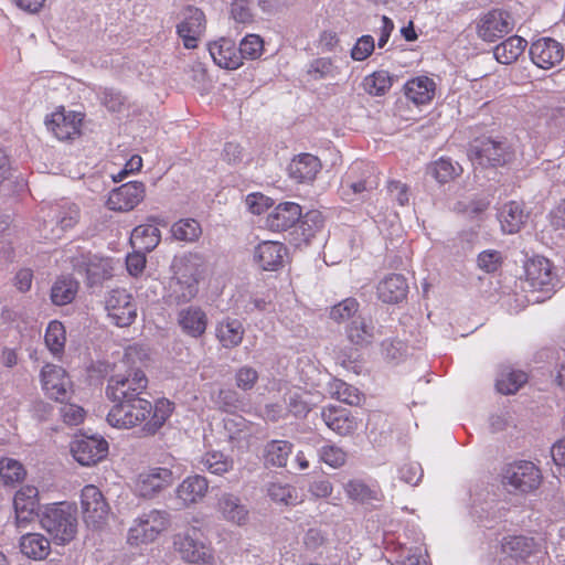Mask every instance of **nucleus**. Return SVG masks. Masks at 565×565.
Here are the masks:
<instances>
[{"label": "nucleus", "mask_w": 565, "mask_h": 565, "mask_svg": "<svg viewBox=\"0 0 565 565\" xmlns=\"http://www.w3.org/2000/svg\"><path fill=\"white\" fill-rule=\"evenodd\" d=\"M525 278L530 286L536 290L550 291L554 288L555 276L552 265L545 257H533L524 265Z\"/></svg>", "instance_id": "nucleus-18"}, {"label": "nucleus", "mask_w": 565, "mask_h": 565, "mask_svg": "<svg viewBox=\"0 0 565 565\" xmlns=\"http://www.w3.org/2000/svg\"><path fill=\"white\" fill-rule=\"evenodd\" d=\"M200 469L222 476L233 469V459L220 451H209L200 459Z\"/></svg>", "instance_id": "nucleus-42"}, {"label": "nucleus", "mask_w": 565, "mask_h": 565, "mask_svg": "<svg viewBox=\"0 0 565 565\" xmlns=\"http://www.w3.org/2000/svg\"><path fill=\"white\" fill-rule=\"evenodd\" d=\"M503 551L512 558H520L522 562L518 565H532L539 563L541 554L540 546L534 539L526 536H511L505 539Z\"/></svg>", "instance_id": "nucleus-20"}, {"label": "nucleus", "mask_w": 565, "mask_h": 565, "mask_svg": "<svg viewBox=\"0 0 565 565\" xmlns=\"http://www.w3.org/2000/svg\"><path fill=\"white\" fill-rule=\"evenodd\" d=\"M258 381V372L252 366H242L235 373L236 386L242 391H250Z\"/></svg>", "instance_id": "nucleus-60"}, {"label": "nucleus", "mask_w": 565, "mask_h": 565, "mask_svg": "<svg viewBox=\"0 0 565 565\" xmlns=\"http://www.w3.org/2000/svg\"><path fill=\"white\" fill-rule=\"evenodd\" d=\"M435 94V83L427 76H418L405 84V95L416 105L429 103Z\"/></svg>", "instance_id": "nucleus-32"}, {"label": "nucleus", "mask_w": 565, "mask_h": 565, "mask_svg": "<svg viewBox=\"0 0 565 565\" xmlns=\"http://www.w3.org/2000/svg\"><path fill=\"white\" fill-rule=\"evenodd\" d=\"M359 303L353 298H348L340 303L332 307L330 318L337 322H342L348 319H353L358 311Z\"/></svg>", "instance_id": "nucleus-59"}, {"label": "nucleus", "mask_w": 565, "mask_h": 565, "mask_svg": "<svg viewBox=\"0 0 565 565\" xmlns=\"http://www.w3.org/2000/svg\"><path fill=\"white\" fill-rule=\"evenodd\" d=\"M461 173V166L458 162H454L450 158L441 157L427 166V174L440 184L454 180Z\"/></svg>", "instance_id": "nucleus-36"}, {"label": "nucleus", "mask_w": 565, "mask_h": 565, "mask_svg": "<svg viewBox=\"0 0 565 565\" xmlns=\"http://www.w3.org/2000/svg\"><path fill=\"white\" fill-rule=\"evenodd\" d=\"M224 430L231 440H244L250 436V427L248 422L239 416L232 414L224 418Z\"/></svg>", "instance_id": "nucleus-49"}, {"label": "nucleus", "mask_w": 565, "mask_h": 565, "mask_svg": "<svg viewBox=\"0 0 565 565\" xmlns=\"http://www.w3.org/2000/svg\"><path fill=\"white\" fill-rule=\"evenodd\" d=\"M541 482V470L531 461L522 460L510 463L503 471V483L522 493L536 490Z\"/></svg>", "instance_id": "nucleus-8"}, {"label": "nucleus", "mask_w": 565, "mask_h": 565, "mask_svg": "<svg viewBox=\"0 0 565 565\" xmlns=\"http://www.w3.org/2000/svg\"><path fill=\"white\" fill-rule=\"evenodd\" d=\"M81 504L84 521L88 526L98 529L105 523L109 505L97 487L88 484L83 488Z\"/></svg>", "instance_id": "nucleus-10"}, {"label": "nucleus", "mask_w": 565, "mask_h": 565, "mask_svg": "<svg viewBox=\"0 0 565 565\" xmlns=\"http://www.w3.org/2000/svg\"><path fill=\"white\" fill-rule=\"evenodd\" d=\"M172 411L173 404L166 398L158 399L154 405L145 397L126 399L114 404L107 422L113 427L125 429L142 425L143 435L151 436L163 426Z\"/></svg>", "instance_id": "nucleus-1"}, {"label": "nucleus", "mask_w": 565, "mask_h": 565, "mask_svg": "<svg viewBox=\"0 0 565 565\" xmlns=\"http://www.w3.org/2000/svg\"><path fill=\"white\" fill-rule=\"evenodd\" d=\"M169 526V514L166 511L150 510L140 514L129 527L127 542L131 546L153 542Z\"/></svg>", "instance_id": "nucleus-5"}, {"label": "nucleus", "mask_w": 565, "mask_h": 565, "mask_svg": "<svg viewBox=\"0 0 565 565\" xmlns=\"http://www.w3.org/2000/svg\"><path fill=\"white\" fill-rule=\"evenodd\" d=\"M39 505V491L33 486L22 487L13 498V507H20L24 511L36 510Z\"/></svg>", "instance_id": "nucleus-57"}, {"label": "nucleus", "mask_w": 565, "mask_h": 565, "mask_svg": "<svg viewBox=\"0 0 565 565\" xmlns=\"http://www.w3.org/2000/svg\"><path fill=\"white\" fill-rule=\"evenodd\" d=\"M245 204L250 213L260 215L273 205V200L263 193L254 192L246 196Z\"/></svg>", "instance_id": "nucleus-61"}, {"label": "nucleus", "mask_w": 565, "mask_h": 565, "mask_svg": "<svg viewBox=\"0 0 565 565\" xmlns=\"http://www.w3.org/2000/svg\"><path fill=\"white\" fill-rule=\"evenodd\" d=\"M74 267L79 271H86L88 278L93 282L103 281L110 278L113 275L111 260L108 258H102L97 263L89 262L88 264L84 265H74Z\"/></svg>", "instance_id": "nucleus-47"}, {"label": "nucleus", "mask_w": 565, "mask_h": 565, "mask_svg": "<svg viewBox=\"0 0 565 565\" xmlns=\"http://www.w3.org/2000/svg\"><path fill=\"white\" fill-rule=\"evenodd\" d=\"M205 30L206 18L201 9L188 6L181 11L180 21L177 24V34L182 40L185 49L193 50L198 47Z\"/></svg>", "instance_id": "nucleus-9"}, {"label": "nucleus", "mask_w": 565, "mask_h": 565, "mask_svg": "<svg viewBox=\"0 0 565 565\" xmlns=\"http://www.w3.org/2000/svg\"><path fill=\"white\" fill-rule=\"evenodd\" d=\"M526 44V41L521 36H510L494 47V57L501 64H511L523 53Z\"/></svg>", "instance_id": "nucleus-37"}, {"label": "nucleus", "mask_w": 565, "mask_h": 565, "mask_svg": "<svg viewBox=\"0 0 565 565\" xmlns=\"http://www.w3.org/2000/svg\"><path fill=\"white\" fill-rule=\"evenodd\" d=\"M340 73V67L330 57L316 58L308 66V74L313 79L335 78Z\"/></svg>", "instance_id": "nucleus-50"}, {"label": "nucleus", "mask_w": 565, "mask_h": 565, "mask_svg": "<svg viewBox=\"0 0 565 565\" xmlns=\"http://www.w3.org/2000/svg\"><path fill=\"white\" fill-rule=\"evenodd\" d=\"M71 452L79 465L93 466L107 456L108 444L99 437H82L72 443Z\"/></svg>", "instance_id": "nucleus-15"}, {"label": "nucleus", "mask_w": 565, "mask_h": 565, "mask_svg": "<svg viewBox=\"0 0 565 565\" xmlns=\"http://www.w3.org/2000/svg\"><path fill=\"white\" fill-rule=\"evenodd\" d=\"M502 260V256L497 249H484L478 256V265L488 273L497 270Z\"/></svg>", "instance_id": "nucleus-64"}, {"label": "nucleus", "mask_w": 565, "mask_h": 565, "mask_svg": "<svg viewBox=\"0 0 565 565\" xmlns=\"http://www.w3.org/2000/svg\"><path fill=\"white\" fill-rule=\"evenodd\" d=\"M281 249H256L254 260L263 270H277L284 264Z\"/></svg>", "instance_id": "nucleus-53"}, {"label": "nucleus", "mask_w": 565, "mask_h": 565, "mask_svg": "<svg viewBox=\"0 0 565 565\" xmlns=\"http://www.w3.org/2000/svg\"><path fill=\"white\" fill-rule=\"evenodd\" d=\"M527 382V375L523 371L504 367L497 379V388L502 394H514Z\"/></svg>", "instance_id": "nucleus-40"}, {"label": "nucleus", "mask_w": 565, "mask_h": 565, "mask_svg": "<svg viewBox=\"0 0 565 565\" xmlns=\"http://www.w3.org/2000/svg\"><path fill=\"white\" fill-rule=\"evenodd\" d=\"M78 291V282L71 276L58 277L51 287L50 298L55 306L71 303Z\"/></svg>", "instance_id": "nucleus-35"}, {"label": "nucleus", "mask_w": 565, "mask_h": 565, "mask_svg": "<svg viewBox=\"0 0 565 565\" xmlns=\"http://www.w3.org/2000/svg\"><path fill=\"white\" fill-rule=\"evenodd\" d=\"M42 387L50 398L65 403L72 395V382L65 370L54 364H46L41 371Z\"/></svg>", "instance_id": "nucleus-12"}, {"label": "nucleus", "mask_w": 565, "mask_h": 565, "mask_svg": "<svg viewBox=\"0 0 565 565\" xmlns=\"http://www.w3.org/2000/svg\"><path fill=\"white\" fill-rule=\"evenodd\" d=\"M255 1L256 0H231L230 14L232 19L242 24H248L255 18Z\"/></svg>", "instance_id": "nucleus-51"}, {"label": "nucleus", "mask_w": 565, "mask_h": 565, "mask_svg": "<svg viewBox=\"0 0 565 565\" xmlns=\"http://www.w3.org/2000/svg\"><path fill=\"white\" fill-rule=\"evenodd\" d=\"M498 218L504 233L514 234L525 224L527 213L522 203L510 201L500 209Z\"/></svg>", "instance_id": "nucleus-30"}, {"label": "nucleus", "mask_w": 565, "mask_h": 565, "mask_svg": "<svg viewBox=\"0 0 565 565\" xmlns=\"http://www.w3.org/2000/svg\"><path fill=\"white\" fill-rule=\"evenodd\" d=\"M330 392L332 396L349 405H356L360 403L358 388L341 380H334L330 384Z\"/></svg>", "instance_id": "nucleus-54"}, {"label": "nucleus", "mask_w": 565, "mask_h": 565, "mask_svg": "<svg viewBox=\"0 0 565 565\" xmlns=\"http://www.w3.org/2000/svg\"><path fill=\"white\" fill-rule=\"evenodd\" d=\"M321 416L326 425L340 436H348L358 428L355 417L345 408L329 407Z\"/></svg>", "instance_id": "nucleus-29"}, {"label": "nucleus", "mask_w": 565, "mask_h": 565, "mask_svg": "<svg viewBox=\"0 0 565 565\" xmlns=\"http://www.w3.org/2000/svg\"><path fill=\"white\" fill-rule=\"evenodd\" d=\"M244 335V328L236 319H225L216 327V337L224 348L237 347Z\"/></svg>", "instance_id": "nucleus-38"}, {"label": "nucleus", "mask_w": 565, "mask_h": 565, "mask_svg": "<svg viewBox=\"0 0 565 565\" xmlns=\"http://www.w3.org/2000/svg\"><path fill=\"white\" fill-rule=\"evenodd\" d=\"M321 168L320 160L310 153H301L289 163V177L299 183L311 182Z\"/></svg>", "instance_id": "nucleus-27"}, {"label": "nucleus", "mask_w": 565, "mask_h": 565, "mask_svg": "<svg viewBox=\"0 0 565 565\" xmlns=\"http://www.w3.org/2000/svg\"><path fill=\"white\" fill-rule=\"evenodd\" d=\"M291 451V443L287 440H271L265 447V461L275 467H285Z\"/></svg>", "instance_id": "nucleus-43"}, {"label": "nucleus", "mask_w": 565, "mask_h": 565, "mask_svg": "<svg viewBox=\"0 0 565 565\" xmlns=\"http://www.w3.org/2000/svg\"><path fill=\"white\" fill-rule=\"evenodd\" d=\"M393 78L387 71H376L363 79L364 90L372 96H383L392 87Z\"/></svg>", "instance_id": "nucleus-44"}, {"label": "nucleus", "mask_w": 565, "mask_h": 565, "mask_svg": "<svg viewBox=\"0 0 565 565\" xmlns=\"http://www.w3.org/2000/svg\"><path fill=\"white\" fill-rule=\"evenodd\" d=\"M209 481L205 477L194 475L185 478L177 489V497L183 505L189 507L200 502L207 493Z\"/></svg>", "instance_id": "nucleus-28"}, {"label": "nucleus", "mask_w": 565, "mask_h": 565, "mask_svg": "<svg viewBox=\"0 0 565 565\" xmlns=\"http://www.w3.org/2000/svg\"><path fill=\"white\" fill-rule=\"evenodd\" d=\"M81 122L82 118L79 114L73 111L65 113L64 109L53 113L45 120L47 129L52 131L58 140H67L77 135L79 132Z\"/></svg>", "instance_id": "nucleus-21"}, {"label": "nucleus", "mask_w": 565, "mask_h": 565, "mask_svg": "<svg viewBox=\"0 0 565 565\" xmlns=\"http://www.w3.org/2000/svg\"><path fill=\"white\" fill-rule=\"evenodd\" d=\"M215 406L224 412L242 411L246 406L245 399L232 388H221L212 396Z\"/></svg>", "instance_id": "nucleus-45"}, {"label": "nucleus", "mask_w": 565, "mask_h": 565, "mask_svg": "<svg viewBox=\"0 0 565 565\" xmlns=\"http://www.w3.org/2000/svg\"><path fill=\"white\" fill-rule=\"evenodd\" d=\"M374 39L371 35H362L351 50V57L354 61L366 60L374 51Z\"/></svg>", "instance_id": "nucleus-62"}, {"label": "nucleus", "mask_w": 565, "mask_h": 565, "mask_svg": "<svg viewBox=\"0 0 565 565\" xmlns=\"http://www.w3.org/2000/svg\"><path fill=\"white\" fill-rule=\"evenodd\" d=\"M129 241L132 247H158L161 233L153 224H141L132 230Z\"/></svg>", "instance_id": "nucleus-41"}, {"label": "nucleus", "mask_w": 565, "mask_h": 565, "mask_svg": "<svg viewBox=\"0 0 565 565\" xmlns=\"http://www.w3.org/2000/svg\"><path fill=\"white\" fill-rule=\"evenodd\" d=\"M469 158L473 164L480 167H498L510 162L513 152L504 141L483 138L470 146Z\"/></svg>", "instance_id": "nucleus-6"}, {"label": "nucleus", "mask_w": 565, "mask_h": 565, "mask_svg": "<svg viewBox=\"0 0 565 565\" xmlns=\"http://www.w3.org/2000/svg\"><path fill=\"white\" fill-rule=\"evenodd\" d=\"M302 217V209L295 202L279 203L266 218V226L270 231L281 232L291 228Z\"/></svg>", "instance_id": "nucleus-19"}, {"label": "nucleus", "mask_w": 565, "mask_h": 565, "mask_svg": "<svg viewBox=\"0 0 565 565\" xmlns=\"http://www.w3.org/2000/svg\"><path fill=\"white\" fill-rule=\"evenodd\" d=\"M25 470L15 459L2 458L0 460V478L4 484L10 486L23 480Z\"/></svg>", "instance_id": "nucleus-52"}, {"label": "nucleus", "mask_w": 565, "mask_h": 565, "mask_svg": "<svg viewBox=\"0 0 565 565\" xmlns=\"http://www.w3.org/2000/svg\"><path fill=\"white\" fill-rule=\"evenodd\" d=\"M199 292V278L196 273H183L172 277L166 292V302L169 306H180L190 302Z\"/></svg>", "instance_id": "nucleus-13"}, {"label": "nucleus", "mask_w": 565, "mask_h": 565, "mask_svg": "<svg viewBox=\"0 0 565 565\" xmlns=\"http://www.w3.org/2000/svg\"><path fill=\"white\" fill-rule=\"evenodd\" d=\"M238 54L243 58L256 60L262 56L264 41L257 34H247L239 43Z\"/></svg>", "instance_id": "nucleus-55"}, {"label": "nucleus", "mask_w": 565, "mask_h": 565, "mask_svg": "<svg viewBox=\"0 0 565 565\" xmlns=\"http://www.w3.org/2000/svg\"><path fill=\"white\" fill-rule=\"evenodd\" d=\"M377 333L379 330L372 321H367L365 318L360 316L354 317L347 328L348 339L356 345H366L371 343Z\"/></svg>", "instance_id": "nucleus-33"}, {"label": "nucleus", "mask_w": 565, "mask_h": 565, "mask_svg": "<svg viewBox=\"0 0 565 565\" xmlns=\"http://www.w3.org/2000/svg\"><path fill=\"white\" fill-rule=\"evenodd\" d=\"M207 49L213 62L222 68L236 70L243 64L242 55L238 54L234 41L230 39L221 38L211 42Z\"/></svg>", "instance_id": "nucleus-24"}, {"label": "nucleus", "mask_w": 565, "mask_h": 565, "mask_svg": "<svg viewBox=\"0 0 565 565\" xmlns=\"http://www.w3.org/2000/svg\"><path fill=\"white\" fill-rule=\"evenodd\" d=\"M40 522L56 544H66L77 531L76 509L66 502L52 504L44 509Z\"/></svg>", "instance_id": "nucleus-3"}, {"label": "nucleus", "mask_w": 565, "mask_h": 565, "mask_svg": "<svg viewBox=\"0 0 565 565\" xmlns=\"http://www.w3.org/2000/svg\"><path fill=\"white\" fill-rule=\"evenodd\" d=\"M530 56L537 67L550 70L564 60V47L552 38H541L531 44Z\"/></svg>", "instance_id": "nucleus-16"}, {"label": "nucleus", "mask_w": 565, "mask_h": 565, "mask_svg": "<svg viewBox=\"0 0 565 565\" xmlns=\"http://www.w3.org/2000/svg\"><path fill=\"white\" fill-rule=\"evenodd\" d=\"M170 233L174 241L193 244L202 235V227L194 218H181L172 224Z\"/></svg>", "instance_id": "nucleus-39"}, {"label": "nucleus", "mask_w": 565, "mask_h": 565, "mask_svg": "<svg viewBox=\"0 0 565 565\" xmlns=\"http://www.w3.org/2000/svg\"><path fill=\"white\" fill-rule=\"evenodd\" d=\"M20 550L29 558L41 561L50 554V542L39 533H26L20 539Z\"/></svg>", "instance_id": "nucleus-34"}, {"label": "nucleus", "mask_w": 565, "mask_h": 565, "mask_svg": "<svg viewBox=\"0 0 565 565\" xmlns=\"http://www.w3.org/2000/svg\"><path fill=\"white\" fill-rule=\"evenodd\" d=\"M40 214L42 217L40 235L47 244L56 243L81 218L78 205L67 200L45 203L41 206Z\"/></svg>", "instance_id": "nucleus-2"}, {"label": "nucleus", "mask_w": 565, "mask_h": 565, "mask_svg": "<svg viewBox=\"0 0 565 565\" xmlns=\"http://www.w3.org/2000/svg\"><path fill=\"white\" fill-rule=\"evenodd\" d=\"M174 546L181 559L186 563L205 565L213 561L212 548L205 544L202 533L195 527L175 535Z\"/></svg>", "instance_id": "nucleus-7"}, {"label": "nucleus", "mask_w": 565, "mask_h": 565, "mask_svg": "<svg viewBox=\"0 0 565 565\" xmlns=\"http://www.w3.org/2000/svg\"><path fill=\"white\" fill-rule=\"evenodd\" d=\"M343 182L354 193L370 191L379 185V179L374 172V168L364 162H354L347 172Z\"/></svg>", "instance_id": "nucleus-23"}, {"label": "nucleus", "mask_w": 565, "mask_h": 565, "mask_svg": "<svg viewBox=\"0 0 565 565\" xmlns=\"http://www.w3.org/2000/svg\"><path fill=\"white\" fill-rule=\"evenodd\" d=\"M175 477L170 469L152 468L139 475L136 488L140 495L151 497L173 483Z\"/></svg>", "instance_id": "nucleus-22"}, {"label": "nucleus", "mask_w": 565, "mask_h": 565, "mask_svg": "<svg viewBox=\"0 0 565 565\" xmlns=\"http://www.w3.org/2000/svg\"><path fill=\"white\" fill-rule=\"evenodd\" d=\"M407 289L406 279L402 275L392 274L379 284L377 294L382 301L397 303L406 297Z\"/></svg>", "instance_id": "nucleus-31"}, {"label": "nucleus", "mask_w": 565, "mask_h": 565, "mask_svg": "<svg viewBox=\"0 0 565 565\" xmlns=\"http://www.w3.org/2000/svg\"><path fill=\"white\" fill-rule=\"evenodd\" d=\"M305 396V393L299 392H290L287 396L288 412L296 417L305 416L310 411V405Z\"/></svg>", "instance_id": "nucleus-63"}, {"label": "nucleus", "mask_w": 565, "mask_h": 565, "mask_svg": "<svg viewBox=\"0 0 565 565\" xmlns=\"http://www.w3.org/2000/svg\"><path fill=\"white\" fill-rule=\"evenodd\" d=\"M222 519L227 522L243 525L248 521V510L238 497L233 493H222L216 503Z\"/></svg>", "instance_id": "nucleus-26"}, {"label": "nucleus", "mask_w": 565, "mask_h": 565, "mask_svg": "<svg viewBox=\"0 0 565 565\" xmlns=\"http://www.w3.org/2000/svg\"><path fill=\"white\" fill-rule=\"evenodd\" d=\"M305 244L315 243L312 239L323 231V217L318 211H310L302 216L300 224Z\"/></svg>", "instance_id": "nucleus-46"}, {"label": "nucleus", "mask_w": 565, "mask_h": 565, "mask_svg": "<svg viewBox=\"0 0 565 565\" xmlns=\"http://www.w3.org/2000/svg\"><path fill=\"white\" fill-rule=\"evenodd\" d=\"M178 324L186 335L199 338L206 330L207 316L201 307L189 306L178 312Z\"/></svg>", "instance_id": "nucleus-25"}, {"label": "nucleus", "mask_w": 565, "mask_h": 565, "mask_svg": "<svg viewBox=\"0 0 565 565\" xmlns=\"http://www.w3.org/2000/svg\"><path fill=\"white\" fill-rule=\"evenodd\" d=\"M319 457L322 462L331 468H340L347 461V452L335 445H326L319 449Z\"/></svg>", "instance_id": "nucleus-58"}, {"label": "nucleus", "mask_w": 565, "mask_h": 565, "mask_svg": "<svg viewBox=\"0 0 565 565\" xmlns=\"http://www.w3.org/2000/svg\"><path fill=\"white\" fill-rule=\"evenodd\" d=\"M148 387V379L140 369H129L125 373L113 375L107 383L106 395L114 403L141 398Z\"/></svg>", "instance_id": "nucleus-4"}, {"label": "nucleus", "mask_w": 565, "mask_h": 565, "mask_svg": "<svg viewBox=\"0 0 565 565\" xmlns=\"http://www.w3.org/2000/svg\"><path fill=\"white\" fill-rule=\"evenodd\" d=\"M510 15L501 10H491L477 23V33L486 42H494L512 30Z\"/></svg>", "instance_id": "nucleus-17"}, {"label": "nucleus", "mask_w": 565, "mask_h": 565, "mask_svg": "<svg viewBox=\"0 0 565 565\" xmlns=\"http://www.w3.org/2000/svg\"><path fill=\"white\" fill-rule=\"evenodd\" d=\"M145 193L146 188L142 182H127L109 193L107 206L116 212L131 211L143 200Z\"/></svg>", "instance_id": "nucleus-14"}, {"label": "nucleus", "mask_w": 565, "mask_h": 565, "mask_svg": "<svg viewBox=\"0 0 565 565\" xmlns=\"http://www.w3.org/2000/svg\"><path fill=\"white\" fill-rule=\"evenodd\" d=\"M105 308L108 317L118 326L127 327L137 317V306L132 296L125 289L111 290L105 300Z\"/></svg>", "instance_id": "nucleus-11"}, {"label": "nucleus", "mask_w": 565, "mask_h": 565, "mask_svg": "<svg viewBox=\"0 0 565 565\" xmlns=\"http://www.w3.org/2000/svg\"><path fill=\"white\" fill-rule=\"evenodd\" d=\"M344 490L348 497L354 501L369 503L372 500H377L376 492L359 480H350L345 483Z\"/></svg>", "instance_id": "nucleus-56"}, {"label": "nucleus", "mask_w": 565, "mask_h": 565, "mask_svg": "<svg viewBox=\"0 0 565 565\" xmlns=\"http://www.w3.org/2000/svg\"><path fill=\"white\" fill-rule=\"evenodd\" d=\"M66 341L65 328L60 321H51L45 332V344L49 350L58 355L63 352Z\"/></svg>", "instance_id": "nucleus-48"}]
</instances>
